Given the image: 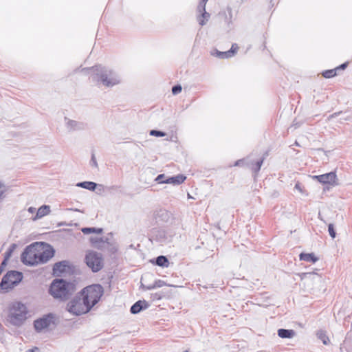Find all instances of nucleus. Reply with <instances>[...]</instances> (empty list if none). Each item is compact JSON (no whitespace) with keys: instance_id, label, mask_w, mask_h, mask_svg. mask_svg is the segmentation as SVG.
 I'll return each mask as SVG.
<instances>
[{"instance_id":"1","label":"nucleus","mask_w":352,"mask_h":352,"mask_svg":"<svg viewBox=\"0 0 352 352\" xmlns=\"http://www.w3.org/2000/svg\"><path fill=\"white\" fill-rule=\"evenodd\" d=\"M54 254L50 245L43 243H34L28 246L21 254L23 263L28 265H36L47 263Z\"/></svg>"},{"instance_id":"50","label":"nucleus","mask_w":352,"mask_h":352,"mask_svg":"<svg viewBox=\"0 0 352 352\" xmlns=\"http://www.w3.org/2000/svg\"><path fill=\"white\" fill-rule=\"evenodd\" d=\"M184 352H189V351H184Z\"/></svg>"},{"instance_id":"37","label":"nucleus","mask_w":352,"mask_h":352,"mask_svg":"<svg viewBox=\"0 0 352 352\" xmlns=\"http://www.w3.org/2000/svg\"><path fill=\"white\" fill-rule=\"evenodd\" d=\"M211 55L216 56L219 58H221L222 54H221V52H220L217 50H214L213 51L211 52Z\"/></svg>"},{"instance_id":"13","label":"nucleus","mask_w":352,"mask_h":352,"mask_svg":"<svg viewBox=\"0 0 352 352\" xmlns=\"http://www.w3.org/2000/svg\"><path fill=\"white\" fill-rule=\"evenodd\" d=\"M90 241L94 248L101 250H106V248L109 245V242L107 239H104L103 238L99 237H91Z\"/></svg>"},{"instance_id":"47","label":"nucleus","mask_w":352,"mask_h":352,"mask_svg":"<svg viewBox=\"0 0 352 352\" xmlns=\"http://www.w3.org/2000/svg\"><path fill=\"white\" fill-rule=\"evenodd\" d=\"M3 188V185L0 183V193L3 194V190L2 189Z\"/></svg>"},{"instance_id":"46","label":"nucleus","mask_w":352,"mask_h":352,"mask_svg":"<svg viewBox=\"0 0 352 352\" xmlns=\"http://www.w3.org/2000/svg\"><path fill=\"white\" fill-rule=\"evenodd\" d=\"M311 274V273H304L302 274V278H306L307 276H310Z\"/></svg>"},{"instance_id":"34","label":"nucleus","mask_w":352,"mask_h":352,"mask_svg":"<svg viewBox=\"0 0 352 352\" xmlns=\"http://www.w3.org/2000/svg\"><path fill=\"white\" fill-rule=\"evenodd\" d=\"M154 284H155V288L162 287L163 286L166 285V283L164 280H155L154 282Z\"/></svg>"},{"instance_id":"49","label":"nucleus","mask_w":352,"mask_h":352,"mask_svg":"<svg viewBox=\"0 0 352 352\" xmlns=\"http://www.w3.org/2000/svg\"><path fill=\"white\" fill-rule=\"evenodd\" d=\"M1 327H2V325L0 324V328H1Z\"/></svg>"},{"instance_id":"16","label":"nucleus","mask_w":352,"mask_h":352,"mask_svg":"<svg viewBox=\"0 0 352 352\" xmlns=\"http://www.w3.org/2000/svg\"><path fill=\"white\" fill-rule=\"evenodd\" d=\"M186 176H184V175L179 174L177 175L173 176V177H167L164 180V182L165 184L179 185V184H182L186 180Z\"/></svg>"},{"instance_id":"44","label":"nucleus","mask_w":352,"mask_h":352,"mask_svg":"<svg viewBox=\"0 0 352 352\" xmlns=\"http://www.w3.org/2000/svg\"><path fill=\"white\" fill-rule=\"evenodd\" d=\"M36 208H34V207H30V208H28V211L30 213H31V214L34 213V212H36Z\"/></svg>"},{"instance_id":"3","label":"nucleus","mask_w":352,"mask_h":352,"mask_svg":"<svg viewBox=\"0 0 352 352\" xmlns=\"http://www.w3.org/2000/svg\"><path fill=\"white\" fill-rule=\"evenodd\" d=\"M76 291V286L73 283L67 282L63 279H55L50 287V294L55 298L62 300L68 299Z\"/></svg>"},{"instance_id":"41","label":"nucleus","mask_w":352,"mask_h":352,"mask_svg":"<svg viewBox=\"0 0 352 352\" xmlns=\"http://www.w3.org/2000/svg\"><path fill=\"white\" fill-rule=\"evenodd\" d=\"M7 262L6 261H3L0 265V272L2 273V272L4 270V268L7 265Z\"/></svg>"},{"instance_id":"12","label":"nucleus","mask_w":352,"mask_h":352,"mask_svg":"<svg viewBox=\"0 0 352 352\" xmlns=\"http://www.w3.org/2000/svg\"><path fill=\"white\" fill-rule=\"evenodd\" d=\"M69 268V261H67L56 263L53 267V274L59 276L63 273L66 272Z\"/></svg>"},{"instance_id":"40","label":"nucleus","mask_w":352,"mask_h":352,"mask_svg":"<svg viewBox=\"0 0 352 352\" xmlns=\"http://www.w3.org/2000/svg\"><path fill=\"white\" fill-rule=\"evenodd\" d=\"M141 287L144 289H146V290H151V289H155V284H151V285H144L142 283L141 285Z\"/></svg>"},{"instance_id":"48","label":"nucleus","mask_w":352,"mask_h":352,"mask_svg":"<svg viewBox=\"0 0 352 352\" xmlns=\"http://www.w3.org/2000/svg\"><path fill=\"white\" fill-rule=\"evenodd\" d=\"M2 196H3V194L2 193H0V200L2 198Z\"/></svg>"},{"instance_id":"31","label":"nucleus","mask_w":352,"mask_h":352,"mask_svg":"<svg viewBox=\"0 0 352 352\" xmlns=\"http://www.w3.org/2000/svg\"><path fill=\"white\" fill-rule=\"evenodd\" d=\"M182 88L181 85H175L172 88V93L174 95L178 94L182 91Z\"/></svg>"},{"instance_id":"2","label":"nucleus","mask_w":352,"mask_h":352,"mask_svg":"<svg viewBox=\"0 0 352 352\" xmlns=\"http://www.w3.org/2000/svg\"><path fill=\"white\" fill-rule=\"evenodd\" d=\"M92 71V80L98 85L105 87H112L119 85L122 78L118 72L107 67L96 65L91 68H84L82 71Z\"/></svg>"},{"instance_id":"5","label":"nucleus","mask_w":352,"mask_h":352,"mask_svg":"<svg viewBox=\"0 0 352 352\" xmlns=\"http://www.w3.org/2000/svg\"><path fill=\"white\" fill-rule=\"evenodd\" d=\"M28 309L26 306L19 302H13L9 308L8 320L15 326H20L26 320Z\"/></svg>"},{"instance_id":"8","label":"nucleus","mask_w":352,"mask_h":352,"mask_svg":"<svg viewBox=\"0 0 352 352\" xmlns=\"http://www.w3.org/2000/svg\"><path fill=\"white\" fill-rule=\"evenodd\" d=\"M85 263L94 272H99L103 267V258L100 253L89 251L85 256Z\"/></svg>"},{"instance_id":"24","label":"nucleus","mask_w":352,"mask_h":352,"mask_svg":"<svg viewBox=\"0 0 352 352\" xmlns=\"http://www.w3.org/2000/svg\"><path fill=\"white\" fill-rule=\"evenodd\" d=\"M81 231L85 234H88L90 233L100 234L102 232V228H82Z\"/></svg>"},{"instance_id":"39","label":"nucleus","mask_w":352,"mask_h":352,"mask_svg":"<svg viewBox=\"0 0 352 352\" xmlns=\"http://www.w3.org/2000/svg\"><path fill=\"white\" fill-rule=\"evenodd\" d=\"M247 162H249V161H247L246 160H239L235 162L234 166L246 165Z\"/></svg>"},{"instance_id":"32","label":"nucleus","mask_w":352,"mask_h":352,"mask_svg":"<svg viewBox=\"0 0 352 352\" xmlns=\"http://www.w3.org/2000/svg\"><path fill=\"white\" fill-rule=\"evenodd\" d=\"M90 165L92 167H95L96 168H98V162H97L96 158L95 157V155L94 153H92V155H91V158L90 160Z\"/></svg>"},{"instance_id":"7","label":"nucleus","mask_w":352,"mask_h":352,"mask_svg":"<svg viewBox=\"0 0 352 352\" xmlns=\"http://www.w3.org/2000/svg\"><path fill=\"white\" fill-rule=\"evenodd\" d=\"M23 279V274L17 271H9L3 277L0 287L8 290L18 285Z\"/></svg>"},{"instance_id":"25","label":"nucleus","mask_w":352,"mask_h":352,"mask_svg":"<svg viewBox=\"0 0 352 352\" xmlns=\"http://www.w3.org/2000/svg\"><path fill=\"white\" fill-rule=\"evenodd\" d=\"M16 248V245L13 243L12 244L10 248L8 249V250L5 252V256H4V261H8L9 260V258L11 257L12 254V252L13 251L15 250V248Z\"/></svg>"},{"instance_id":"11","label":"nucleus","mask_w":352,"mask_h":352,"mask_svg":"<svg viewBox=\"0 0 352 352\" xmlns=\"http://www.w3.org/2000/svg\"><path fill=\"white\" fill-rule=\"evenodd\" d=\"M314 179H316L320 183L324 184L336 185L337 176L336 173L330 172L320 175H315L313 177Z\"/></svg>"},{"instance_id":"14","label":"nucleus","mask_w":352,"mask_h":352,"mask_svg":"<svg viewBox=\"0 0 352 352\" xmlns=\"http://www.w3.org/2000/svg\"><path fill=\"white\" fill-rule=\"evenodd\" d=\"M197 11L198 13H199V15L197 16V19L199 22V24L201 26L206 25V23L208 21L210 14L206 11V7H204V10H199V5L197 8Z\"/></svg>"},{"instance_id":"43","label":"nucleus","mask_w":352,"mask_h":352,"mask_svg":"<svg viewBox=\"0 0 352 352\" xmlns=\"http://www.w3.org/2000/svg\"><path fill=\"white\" fill-rule=\"evenodd\" d=\"M347 66V63H343L340 67L336 68V71L339 69H344Z\"/></svg>"},{"instance_id":"9","label":"nucleus","mask_w":352,"mask_h":352,"mask_svg":"<svg viewBox=\"0 0 352 352\" xmlns=\"http://www.w3.org/2000/svg\"><path fill=\"white\" fill-rule=\"evenodd\" d=\"M52 323H54V316L52 314H49L36 320L34 322V326L36 331L40 332L49 327Z\"/></svg>"},{"instance_id":"38","label":"nucleus","mask_w":352,"mask_h":352,"mask_svg":"<svg viewBox=\"0 0 352 352\" xmlns=\"http://www.w3.org/2000/svg\"><path fill=\"white\" fill-rule=\"evenodd\" d=\"M295 189H296L297 190L299 191V192H300L301 194H305V192H304V190H303V188L302 186H301V184L299 183V182H297L295 185Z\"/></svg>"},{"instance_id":"36","label":"nucleus","mask_w":352,"mask_h":352,"mask_svg":"<svg viewBox=\"0 0 352 352\" xmlns=\"http://www.w3.org/2000/svg\"><path fill=\"white\" fill-rule=\"evenodd\" d=\"M208 0H200L199 3V10H204V7H206V3Z\"/></svg>"},{"instance_id":"45","label":"nucleus","mask_w":352,"mask_h":352,"mask_svg":"<svg viewBox=\"0 0 352 352\" xmlns=\"http://www.w3.org/2000/svg\"><path fill=\"white\" fill-rule=\"evenodd\" d=\"M36 351H38V347H34L33 349H28L25 352H36Z\"/></svg>"},{"instance_id":"33","label":"nucleus","mask_w":352,"mask_h":352,"mask_svg":"<svg viewBox=\"0 0 352 352\" xmlns=\"http://www.w3.org/2000/svg\"><path fill=\"white\" fill-rule=\"evenodd\" d=\"M166 179V177L165 176L164 174H160L156 178H155V181L158 183V184H165L164 182V180Z\"/></svg>"},{"instance_id":"23","label":"nucleus","mask_w":352,"mask_h":352,"mask_svg":"<svg viewBox=\"0 0 352 352\" xmlns=\"http://www.w3.org/2000/svg\"><path fill=\"white\" fill-rule=\"evenodd\" d=\"M155 265L160 267H168L169 262L168 258L165 256H159L155 259Z\"/></svg>"},{"instance_id":"22","label":"nucleus","mask_w":352,"mask_h":352,"mask_svg":"<svg viewBox=\"0 0 352 352\" xmlns=\"http://www.w3.org/2000/svg\"><path fill=\"white\" fill-rule=\"evenodd\" d=\"M76 186L90 190H94L97 185L93 182H83L78 183Z\"/></svg>"},{"instance_id":"17","label":"nucleus","mask_w":352,"mask_h":352,"mask_svg":"<svg viewBox=\"0 0 352 352\" xmlns=\"http://www.w3.org/2000/svg\"><path fill=\"white\" fill-rule=\"evenodd\" d=\"M50 207L47 205H43L41 206L36 212V214L34 217L32 218L33 221H36L38 219H41L44 216L50 214Z\"/></svg>"},{"instance_id":"18","label":"nucleus","mask_w":352,"mask_h":352,"mask_svg":"<svg viewBox=\"0 0 352 352\" xmlns=\"http://www.w3.org/2000/svg\"><path fill=\"white\" fill-rule=\"evenodd\" d=\"M296 332L292 329H280L278 330V336L281 338H292Z\"/></svg>"},{"instance_id":"19","label":"nucleus","mask_w":352,"mask_h":352,"mask_svg":"<svg viewBox=\"0 0 352 352\" xmlns=\"http://www.w3.org/2000/svg\"><path fill=\"white\" fill-rule=\"evenodd\" d=\"M239 49L238 45L236 43L232 45L231 49L226 52H221V59L228 58L234 56L236 52Z\"/></svg>"},{"instance_id":"42","label":"nucleus","mask_w":352,"mask_h":352,"mask_svg":"<svg viewBox=\"0 0 352 352\" xmlns=\"http://www.w3.org/2000/svg\"><path fill=\"white\" fill-rule=\"evenodd\" d=\"M341 113V112H336L331 115H330L328 118V120H330L331 119H332L333 118H336L337 116H338Z\"/></svg>"},{"instance_id":"29","label":"nucleus","mask_w":352,"mask_h":352,"mask_svg":"<svg viewBox=\"0 0 352 352\" xmlns=\"http://www.w3.org/2000/svg\"><path fill=\"white\" fill-rule=\"evenodd\" d=\"M150 135L152 136H155V137H164L166 135V133L161 131L151 130L150 131Z\"/></svg>"},{"instance_id":"28","label":"nucleus","mask_w":352,"mask_h":352,"mask_svg":"<svg viewBox=\"0 0 352 352\" xmlns=\"http://www.w3.org/2000/svg\"><path fill=\"white\" fill-rule=\"evenodd\" d=\"M164 296L162 292L154 293L151 294V298L152 300H161Z\"/></svg>"},{"instance_id":"27","label":"nucleus","mask_w":352,"mask_h":352,"mask_svg":"<svg viewBox=\"0 0 352 352\" xmlns=\"http://www.w3.org/2000/svg\"><path fill=\"white\" fill-rule=\"evenodd\" d=\"M336 69L326 70L322 73V76L326 78H330L337 75Z\"/></svg>"},{"instance_id":"21","label":"nucleus","mask_w":352,"mask_h":352,"mask_svg":"<svg viewBox=\"0 0 352 352\" xmlns=\"http://www.w3.org/2000/svg\"><path fill=\"white\" fill-rule=\"evenodd\" d=\"M263 162V159H261V160L257 161L255 164H254L252 162L249 161V162L246 163V166L251 168V169L254 173H257L261 169Z\"/></svg>"},{"instance_id":"10","label":"nucleus","mask_w":352,"mask_h":352,"mask_svg":"<svg viewBox=\"0 0 352 352\" xmlns=\"http://www.w3.org/2000/svg\"><path fill=\"white\" fill-rule=\"evenodd\" d=\"M65 126L69 132L84 131L87 129V124L65 118Z\"/></svg>"},{"instance_id":"35","label":"nucleus","mask_w":352,"mask_h":352,"mask_svg":"<svg viewBox=\"0 0 352 352\" xmlns=\"http://www.w3.org/2000/svg\"><path fill=\"white\" fill-rule=\"evenodd\" d=\"M106 250L111 253H114L117 251V248L113 244L109 243V245Z\"/></svg>"},{"instance_id":"15","label":"nucleus","mask_w":352,"mask_h":352,"mask_svg":"<svg viewBox=\"0 0 352 352\" xmlns=\"http://www.w3.org/2000/svg\"><path fill=\"white\" fill-rule=\"evenodd\" d=\"M148 307V303L146 300H138L131 306L130 311L133 314H136Z\"/></svg>"},{"instance_id":"6","label":"nucleus","mask_w":352,"mask_h":352,"mask_svg":"<svg viewBox=\"0 0 352 352\" xmlns=\"http://www.w3.org/2000/svg\"><path fill=\"white\" fill-rule=\"evenodd\" d=\"M83 300L82 296L79 294L67 303V310L75 316H80L89 312L91 309Z\"/></svg>"},{"instance_id":"26","label":"nucleus","mask_w":352,"mask_h":352,"mask_svg":"<svg viewBox=\"0 0 352 352\" xmlns=\"http://www.w3.org/2000/svg\"><path fill=\"white\" fill-rule=\"evenodd\" d=\"M318 338L322 340V343L325 345L328 344L329 340L324 331H320L317 333Z\"/></svg>"},{"instance_id":"4","label":"nucleus","mask_w":352,"mask_h":352,"mask_svg":"<svg viewBox=\"0 0 352 352\" xmlns=\"http://www.w3.org/2000/svg\"><path fill=\"white\" fill-rule=\"evenodd\" d=\"M103 293V287L100 285L96 284L86 287L80 294L91 309L98 302Z\"/></svg>"},{"instance_id":"20","label":"nucleus","mask_w":352,"mask_h":352,"mask_svg":"<svg viewBox=\"0 0 352 352\" xmlns=\"http://www.w3.org/2000/svg\"><path fill=\"white\" fill-rule=\"evenodd\" d=\"M300 259L307 262L316 263L318 258L315 256L314 253H301L300 254Z\"/></svg>"},{"instance_id":"30","label":"nucleus","mask_w":352,"mask_h":352,"mask_svg":"<svg viewBox=\"0 0 352 352\" xmlns=\"http://www.w3.org/2000/svg\"><path fill=\"white\" fill-rule=\"evenodd\" d=\"M328 231H329V235L331 236V238L334 239L336 237V233L335 232L334 227H333V224L330 223L328 226Z\"/></svg>"}]
</instances>
